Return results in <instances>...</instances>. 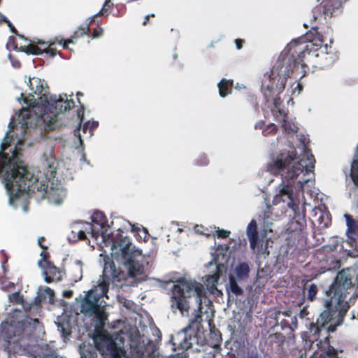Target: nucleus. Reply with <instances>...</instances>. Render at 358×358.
I'll return each mask as SVG.
<instances>
[{"label":"nucleus","mask_w":358,"mask_h":358,"mask_svg":"<svg viewBox=\"0 0 358 358\" xmlns=\"http://www.w3.org/2000/svg\"><path fill=\"white\" fill-rule=\"evenodd\" d=\"M20 148L15 152V156L12 154L13 162L6 155H2L0 162V172L3 173V182L6 191L9 196V203L17 206L15 201L21 196L25 198V194L34 189L39 193L41 198L46 196L50 203L60 204L66 195V191L63 185L53 178L56 173L57 162L52 156L46 157L45 175L50 181V186L48 187L44 184H38V179L34 183L29 180L30 173L27 170L24 163L16 159L17 152ZM15 150L13 153H14Z\"/></svg>","instance_id":"obj_1"},{"label":"nucleus","mask_w":358,"mask_h":358,"mask_svg":"<svg viewBox=\"0 0 358 358\" xmlns=\"http://www.w3.org/2000/svg\"><path fill=\"white\" fill-rule=\"evenodd\" d=\"M282 167H287V178L294 179L300 177L299 183L303 187L313 176L315 159L303 145L294 150H289L287 154L282 153L280 158L268 165V170L273 174H277Z\"/></svg>","instance_id":"obj_2"},{"label":"nucleus","mask_w":358,"mask_h":358,"mask_svg":"<svg viewBox=\"0 0 358 358\" xmlns=\"http://www.w3.org/2000/svg\"><path fill=\"white\" fill-rule=\"evenodd\" d=\"M110 275H113L114 281H120L122 278L120 274L116 275L115 272L112 273L111 268L104 267L101 279L99 280L97 285H94L89 290L80 301L81 313L94 315L101 324L106 320L107 314L105 311L106 303L100 300V297L105 295L108 292Z\"/></svg>","instance_id":"obj_3"},{"label":"nucleus","mask_w":358,"mask_h":358,"mask_svg":"<svg viewBox=\"0 0 358 358\" xmlns=\"http://www.w3.org/2000/svg\"><path fill=\"white\" fill-rule=\"evenodd\" d=\"M358 278V266L348 268L338 272L334 283L326 291L329 297L325 300V306L330 308H335L341 314H345L350 308L347 300L349 289L352 288V280Z\"/></svg>","instance_id":"obj_4"},{"label":"nucleus","mask_w":358,"mask_h":358,"mask_svg":"<svg viewBox=\"0 0 358 358\" xmlns=\"http://www.w3.org/2000/svg\"><path fill=\"white\" fill-rule=\"evenodd\" d=\"M203 295V285L195 280L186 277L180 278L176 282L172 290V309L178 310L182 315H187L189 303L187 298L196 297L199 309L201 312V297Z\"/></svg>","instance_id":"obj_5"},{"label":"nucleus","mask_w":358,"mask_h":358,"mask_svg":"<svg viewBox=\"0 0 358 358\" xmlns=\"http://www.w3.org/2000/svg\"><path fill=\"white\" fill-rule=\"evenodd\" d=\"M45 105V110H42L41 114L35 115L32 122L36 121V124H38L43 122L50 128H53L58 121L59 113L71 110L74 106V102L66 94L50 95Z\"/></svg>","instance_id":"obj_6"},{"label":"nucleus","mask_w":358,"mask_h":358,"mask_svg":"<svg viewBox=\"0 0 358 358\" xmlns=\"http://www.w3.org/2000/svg\"><path fill=\"white\" fill-rule=\"evenodd\" d=\"M24 328L21 322L11 321L8 322L6 320L1 323L0 326V338L5 341L3 346L5 350H8L9 356L10 353L21 354L24 352L21 345H18L19 336L22 332Z\"/></svg>","instance_id":"obj_7"},{"label":"nucleus","mask_w":358,"mask_h":358,"mask_svg":"<svg viewBox=\"0 0 358 358\" xmlns=\"http://www.w3.org/2000/svg\"><path fill=\"white\" fill-rule=\"evenodd\" d=\"M140 257L141 256L137 257H131L129 260L123 261L124 267L127 270V275L122 272L117 271L113 268V264H110L109 266L106 265L104 267L111 268L112 273L114 272H115L116 275H120V276L122 277L120 281H114L113 275H110L109 278V282H112L113 283H117L121 282L122 280L131 279V280L129 282L132 284L145 280L147 279V275L145 274V266L147 265L148 263L146 262L145 264H139ZM115 285H117V284Z\"/></svg>","instance_id":"obj_8"},{"label":"nucleus","mask_w":358,"mask_h":358,"mask_svg":"<svg viewBox=\"0 0 358 358\" xmlns=\"http://www.w3.org/2000/svg\"><path fill=\"white\" fill-rule=\"evenodd\" d=\"M94 341L97 350L103 355L109 356L110 358H121L123 355V350L117 346L112 336L101 332L97 334L94 338Z\"/></svg>","instance_id":"obj_9"},{"label":"nucleus","mask_w":358,"mask_h":358,"mask_svg":"<svg viewBox=\"0 0 358 358\" xmlns=\"http://www.w3.org/2000/svg\"><path fill=\"white\" fill-rule=\"evenodd\" d=\"M325 310L320 314L317 319L316 324L311 331L315 333L319 331L320 329L325 328L328 331H334L336 327L341 322L344 314H341L335 308H330L324 305Z\"/></svg>","instance_id":"obj_10"},{"label":"nucleus","mask_w":358,"mask_h":358,"mask_svg":"<svg viewBox=\"0 0 358 358\" xmlns=\"http://www.w3.org/2000/svg\"><path fill=\"white\" fill-rule=\"evenodd\" d=\"M120 252L117 250V245L113 243L111 245V255L117 260L124 261L129 260L131 257H137L141 255V251L131 245V242L128 237L122 238L119 243Z\"/></svg>","instance_id":"obj_11"},{"label":"nucleus","mask_w":358,"mask_h":358,"mask_svg":"<svg viewBox=\"0 0 358 358\" xmlns=\"http://www.w3.org/2000/svg\"><path fill=\"white\" fill-rule=\"evenodd\" d=\"M87 234L97 238L99 233L95 231L94 226L90 222H76L70 226V232L68 234L69 241L76 242L87 237Z\"/></svg>","instance_id":"obj_12"},{"label":"nucleus","mask_w":358,"mask_h":358,"mask_svg":"<svg viewBox=\"0 0 358 358\" xmlns=\"http://www.w3.org/2000/svg\"><path fill=\"white\" fill-rule=\"evenodd\" d=\"M227 273V267L223 264H220L215 266V269L212 270L211 273L206 275L203 278V283L206 285V289L213 294L221 293L220 290L217 289V285L220 278Z\"/></svg>","instance_id":"obj_13"},{"label":"nucleus","mask_w":358,"mask_h":358,"mask_svg":"<svg viewBox=\"0 0 358 358\" xmlns=\"http://www.w3.org/2000/svg\"><path fill=\"white\" fill-rule=\"evenodd\" d=\"M189 328H184L177 333L172 338L173 345L182 350H187L192 345V338L187 337Z\"/></svg>","instance_id":"obj_14"},{"label":"nucleus","mask_w":358,"mask_h":358,"mask_svg":"<svg viewBox=\"0 0 358 358\" xmlns=\"http://www.w3.org/2000/svg\"><path fill=\"white\" fill-rule=\"evenodd\" d=\"M292 201V194L291 187L288 185H283L280 187L278 193L273 197V203L278 204L281 201L287 203L289 206Z\"/></svg>","instance_id":"obj_15"},{"label":"nucleus","mask_w":358,"mask_h":358,"mask_svg":"<svg viewBox=\"0 0 358 358\" xmlns=\"http://www.w3.org/2000/svg\"><path fill=\"white\" fill-rule=\"evenodd\" d=\"M257 229V225L256 222L252 220L247 227L246 233L249 238L250 248L252 250H255L256 248L259 249Z\"/></svg>","instance_id":"obj_16"},{"label":"nucleus","mask_w":358,"mask_h":358,"mask_svg":"<svg viewBox=\"0 0 358 358\" xmlns=\"http://www.w3.org/2000/svg\"><path fill=\"white\" fill-rule=\"evenodd\" d=\"M41 256H42V258L38 262V266L51 276L58 277L60 275L62 278L61 272L45 259V253L43 251L41 252Z\"/></svg>","instance_id":"obj_17"},{"label":"nucleus","mask_w":358,"mask_h":358,"mask_svg":"<svg viewBox=\"0 0 358 358\" xmlns=\"http://www.w3.org/2000/svg\"><path fill=\"white\" fill-rule=\"evenodd\" d=\"M344 217L347 226L346 235L349 240L353 241L355 239L354 235L357 229V224L348 214H345Z\"/></svg>","instance_id":"obj_18"},{"label":"nucleus","mask_w":358,"mask_h":358,"mask_svg":"<svg viewBox=\"0 0 358 358\" xmlns=\"http://www.w3.org/2000/svg\"><path fill=\"white\" fill-rule=\"evenodd\" d=\"M113 224L117 228L118 233H122L124 230H127L129 227H131V231H135L136 228L134 225H131L127 220L117 217L113 222Z\"/></svg>","instance_id":"obj_19"},{"label":"nucleus","mask_w":358,"mask_h":358,"mask_svg":"<svg viewBox=\"0 0 358 358\" xmlns=\"http://www.w3.org/2000/svg\"><path fill=\"white\" fill-rule=\"evenodd\" d=\"M249 272V266L246 263L240 264L235 269L236 277L240 280L248 278Z\"/></svg>","instance_id":"obj_20"},{"label":"nucleus","mask_w":358,"mask_h":358,"mask_svg":"<svg viewBox=\"0 0 358 358\" xmlns=\"http://www.w3.org/2000/svg\"><path fill=\"white\" fill-rule=\"evenodd\" d=\"M71 272L74 281L77 282L81 280L83 277V263L77 260L71 266Z\"/></svg>","instance_id":"obj_21"},{"label":"nucleus","mask_w":358,"mask_h":358,"mask_svg":"<svg viewBox=\"0 0 358 358\" xmlns=\"http://www.w3.org/2000/svg\"><path fill=\"white\" fill-rule=\"evenodd\" d=\"M350 175L355 185L358 187V154L352 162Z\"/></svg>","instance_id":"obj_22"},{"label":"nucleus","mask_w":358,"mask_h":358,"mask_svg":"<svg viewBox=\"0 0 358 358\" xmlns=\"http://www.w3.org/2000/svg\"><path fill=\"white\" fill-rule=\"evenodd\" d=\"M229 83L231 85H232L233 80L229 81L226 79H222L218 83L217 86L219 88V94L220 96L224 97L229 93L227 90Z\"/></svg>","instance_id":"obj_23"},{"label":"nucleus","mask_w":358,"mask_h":358,"mask_svg":"<svg viewBox=\"0 0 358 358\" xmlns=\"http://www.w3.org/2000/svg\"><path fill=\"white\" fill-rule=\"evenodd\" d=\"M34 358H63L57 356L55 353L50 352L48 348L45 346L40 349L38 352L34 356Z\"/></svg>","instance_id":"obj_24"},{"label":"nucleus","mask_w":358,"mask_h":358,"mask_svg":"<svg viewBox=\"0 0 358 358\" xmlns=\"http://www.w3.org/2000/svg\"><path fill=\"white\" fill-rule=\"evenodd\" d=\"M229 290L235 295H241L243 294V289L237 284L233 276H229Z\"/></svg>","instance_id":"obj_25"},{"label":"nucleus","mask_w":358,"mask_h":358,"mask_svg":"<svg viewBox=\"0 0 358 358\" xmlns=\"http://www.w3.org/2000/svg\"><path fill=\"white\" fill-rule=\"evenodd\" d=\"M39 295L43 300L48 299L49 302L52 303L54 301V291L50 287H46L43 290L40 289Z\"/></svg>","instance_id":"obj_26"},{"label":"nucleus","mask_w":358,"mask_h":358,"mask_svg":"<svg viewBox=\"0 0 358 358\" xmlns=\"http://www.w3.org/2000/svg\"><path fill=\"white\" fill-rule=\"evenodd\" d=\"M9 301L12 303L20 304L22 303V298L18 292L8 295Z\"/></svg>","instance_id":"obj_27"},{"label":"nucleus","mask_w":358,"mask_h":358,"mask_svg":"<svg viewBox=\"0 0 358 358\" xmlns=\"http://www.w3.org/2000/svg\"><path fill=\"white\" fill-rule=\"evenodd\" d=\"M317 292V286L314 284H312L309 286L308 290V298L313 301L314 298L315 297V295Z\"/></svg>","instance_id":"obj_28"},{"label":"nucleus","mask_w":358,"mask_h":358,"mask_svg":"<svg viewBox=\"0 0 358 358\" xmlns=\"http://www.w3.org/2000/svg\"><path fill=\"white\" fill-rule=\"evenodd\" d=\"M43 275L44 276V280L47 283H50L52 281H59L61 280L60 275L58 277L51 276L47 272L43 270Z\"/></svg>","instance_id":"obj_29"},{"label":"nucleus","mask_w":358,"mask_h":358,"mask_svg":"<svg viewBox=\"0 0 358 358\" xmlns=\"http://www.w3.org/2000/svg\"><path fill=\"white\" fill-rule=\"evenodd\" d=\"M89 31V24H86L78 28V29L76 31V34L78 36H81L85 34H87Z\"/></svg>","instance_id":"obj_30"},{"label":"nucleus","mask_w":358,"mask_h":358,"mask_svg":"<svg viewBox=\"0 0 358 358\" xmlns=\"http://www.w3.org/2000/svg\"><path fill=\"white\" fill-rule=\"evenodd\" d=\"M216 234H217V236L220 237V238H225V237H227L229 235L230 231L224 230V229H217L216 230Z\"/></svg>","instance_id":"obj_31"},{"label":"nucleus","mask_w":358,"mask_h":358,"mask_svg":"<svg viewBox=\"0 0 358 358\" xmlns=\"http://www.w3.org/2000/svg\"><path fill=\"white\" fill-rule=\"evenodd\" d=\"M283 126L286 131H292V132L297 131V127H296V125H295L294 124L292 125L289 126V125H288V124L286 122H285V123L283 124Z\"/></svg>","instance_id":"obj_32"},{"label":"nucleus","mask_w":358,"mask_h":358,"mask_svg":"<svg viewBox=\"0 0 358 358\" xmlns=\"http://www.w3.org/2000/svg\"><path fill=\"white\" fill-rule=\"evenodd\" d=\"M1 286L3 289L10 290L14 287V284L10 282H3Z\"/></svg>","instance_id":"obj_33"},{"label":"nucleus","mask_w":358,"mask_h":358,"mask_svg":"<svg viewBox=\"0 0 358 358\" xmlns=\"http://www.w3.org/2000/svg\"><path fill=\"white\" fill-rule=\"evenodd\" d=\"M27 49H28L27 52H29V53H31L34 55H38L40 53V51L38 50V49L33 45L28 47Z\"/></svg>","instance_id":"obj_34"},{"label":"nucleus","mask_w":358,"mask_h":358,"mask_svg":"<svg viewBox=\"0 0 358 358\" xmlns=\"http://www.w3.org/2000/svg\"><path fill=\"white\" fill-rule=\"evenodd\" d=\"M103 29L99 28V29H95L93 33V38H96L101 36L103 34Z\"/></svg>","instance_id":"obj_35"},{"label":"nucleus","mask_w":358,"mask_h":358,"mask_svg":"<svg viewBox=\"0 0 358 358\" xmlns=\"http://www.w3.org/2000/svg\"><path fill=\"white\" fill-rule=\"evenodd\" d=\"M112 5H113V3H110V0H106L105 4L103 6L102 10H101V12H103L104 10H107L108 9H109L111 7Z\"/></svg>","instance_id":"obj_36"},{"label":"nucleus","mask_w":358,"mask_h":358,"mask_svg":"<svg viewBox=\"0 0 358 358\" xmlns=\"http://www.w3.org/2000/svg\"><path fill=\"white\" fill-rule=\"evenodd\" d=\"M72 43H73V41L71 40H69V41H64L63 43H62V41H60L59 44H62L64 48H69V44Z\"/></svg>","instance_id":"obj_37"},{"label":"nucleus","mask_w":358,"mask_h":358,"mask_svg":"<svg viewBox=\"0 0 358 358\" xmlns=\"http://www.w3.org/2000/svg\"><path fill=\"white\" fill-rule=\"evenodd\" d=\"M14 313L15 314V319L18 320V319H20V318H21L22 317V313L20 311H19V310H15Z\"/></svg>","instance_id":"obj_38"},{"label":"nucleus","mask_w":358,"mask_h":358,"mask_svg":"<svg viewBox=\"0 0 358 358\" xmlns=\"http://www.w3.org/2000/svg\"><path fill=\"white\" fill-rule=\"evenodd\" d=\"M72 294H73V292L71 290H68V291L64 292V296H66V297L71 296Z\"/></svg>","instance_id":"obj_39"},{"label":"nucleus","mask_w":358,"mask_h":358,"mask_svg":"<svg viewBox=\"0 0 358 358\" xmlns=\"http://www.w3.org/2000/svg\"><path fill=\"white\" fill-rule=\"evenodd\" d=\"M241 43H242V41L241 40H236V48L238 49H240L241 48V46H242L241 45Z\"/></svg>","instance_id":"obj_40"},{"label":"nucleus","mask_w":358,"mask_h":358,"mask_svg":"<svg viewBox=\"0 0 358 358\" xmlns=\"http://www.w3.org/2000/svg\"><path fill=\"white\" fill-rule=\"evenodd\" d=\"M87 130L89 131V135L91 136L92 135V130H91V129H88L87 127H85L84 125L83 126V131L85 132Z\"/></svg>","instance_id":"obj_41"},{"label":"nucleus","mask_w":358,"mask_h":358,"mask_svg":"<svg viewBox=\"0 0 358 358\" xmlns=\"http://www.w3.org/2000/svg\"><path fill=\"white\" fill-rule=\"evenodd\" d=\"M42 241H43V237H40L38 239V245L41 247V248H44L42 245H41V242Z\"/></svg>","instance_id":"obj_42"},{"label":"nucleus","mask_w":358,"mask_h":358,"mask_svg":"<svg viewBox=\"0 0 358 358\" xmlns=\"http://www.w3.org/2000/svg\"><path fill=\"white\" fill-rule=\"evenodd\" d=\"M150 16H154V14H151V15H148L146 16V20L143 22V24H147V20L148 18L150 17Z\"/></svg>","instance_id":"obj_43"},{"label":"nucleus","mask_w":358,"mask_h":358,"mask_svg":"<svg viewBox=\"0 0 358 358\" xmlns=\"http://www.w3.org/2000/svg\"><path fill=\"white\" fill-rule=\"evenodd\" d=\"M78 138H79L80 143L82 144L83 140L81 138V134L80 133L78 134Z\"/></svg>","instance_id":"obj_44"},{"label":"nucleus","mask_w":358,"mask_h":358,"mask_svg":"<svg viewBox=\"0 0 358 358\" xmlns=\"http://www.w3.org/2000/svg\"><path fill=\"white\" fill-rule=\"evenodd\" d=\"M50 53L51 54V55H55V52L53 50H50Z\"/></svg>","instance_id":"obj_45"},{"label":"nucleus","mask_w":358,"mask_h":358,"mask_svg":"<svg viewBox=\"0 0 358 358\" xmlns=\"http://www.w3.org/2000/svg\"><path fill=\"white\" fill-rule=\"evenodd\" d=\"M195 231H196V232H198V233L202 234V232H201V231H200V229H196H196H195Z\"/></svg>","instance_id":"obj_46"},{"label":"nucleus","mask_w":358,"mask_h":358,"mask_svg":"<svg viewBox=\"0 0 358 358\" xmlns=\"http://www.w3.org/2000/svg\"><path fill=\"white\" fill-rule=\"evenodd\" d=\"M327 355H328L329 356H331V355H332V354H331V351L327 352Z\"/></svg>","instance_id":"obj_47"},{"label":"nucleus","mask_w":358,"mask_h":358,"mask_svg":"<svg viewBox=\"0 0 358 358\" xmlns=\"http://www.w3.org/2000/svg\"><path fill=\"white\" fill-rule=\"evenodd\" d=\"M27 208H26L25 206H24V207H23V211H24V212H27Z\"/></svg>","instance_id":"obj_48"},{"label":"nucleus","mask_w":358,"mask_h":358,"mask_svg":"<svg viewBox=\"0 0 358 358\" xmlns=\"http://www.w3.org/2000/svg\"><path fill=\"white\" fill-rule=\"evenodd\" d=\"M143 231H144V233H145V234H147V230H146V229L143 228Z\"/></svg>","instance_id":"obj_49"}]
</instances>
